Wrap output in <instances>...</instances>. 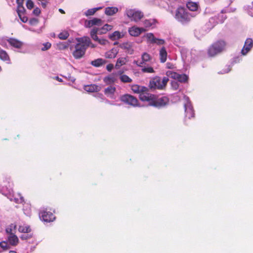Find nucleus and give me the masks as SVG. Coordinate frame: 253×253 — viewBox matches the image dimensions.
Wrapping results in <instances>:
<instances>
[{"label":"nucleus","instance_id":"16","mask_svg":"<svg viewBox=\"0 0 253 253\" xmlns=\"http://www.w3.org/2000/svg\"><path fill=\"white\" fill-rule=\"evenodd\" d=\"M8 241L12 246H16L19 243V239L15 234H11L7 237Z\"/></svg>","mask_w":253,"mask_h":253},{"label":"nucleus","instance_id":"51","mask_svg":"<svg viewBox=\"0 0 253 253\" xmlns=\"http://www.w3.org/2000/svg\"><path fill=\"white\" fill-rule=\"evenodd\" d=\"M113 68L114 65L112 64H109L106 66V69L109 72L111 71Z\"/></svg>","mask_w":253,"mask_h":253},{"label":"nucleus","instance_id":"40","mask_svg":"<svg viewBox=\"0 0 253 253\" xmlns=\"http://www.w3.org/2000/svg\"><path fill=\"white\" fill-rule=\"evenodd\" d=\"M16 228V225L15 224H11L9 227L6 229V233L9 235L11 234H14L12 233V228L15 229Z\"/></svg>","mask_w":253,"mask_h":253},{"label":"nucleus","instance_id":"50","mask_svg":"<svg viewBox=\"0 0 253 253\" xmlns=\"http://www.w3.org/2000/svg\"><path fill=\"white\" fill-rule=\"evenodd\" d=\"M106 33V30H105V28L103 27L100 29L98 28V34H103Z\"/></svg>","mask_w":253,"mask_h":253},{"label":"nucleus","instance_id":"55","mask_svg":"<svg viewBox=\"0 0 253 253\" xmlns=\"http://www.w3.org/2000/svg\"><path fill=\"white\" fill-rule=\"evenodd\" d=\"M167 67L169 69H172L173 68V65L171 64L170 63H167Z\"/></svg>","mask_w":253,"mask_h":253},{"label":"nucleus","instance_id":"19","mask_svg":"<svg viewBox=\"0 0 253 253\" xmlns=\"http://www.w3.org/2000/svg\"><path fill=\"white\" fill-rule=\"evenodd\" d=\"M116 90V89L115 86L110 85L105 89L104 92L107 96L112 97L114 94Z\"/></svg>","mask_w":253,"mask_h":253},{"label":"nucleus","instance_id":"60","mask_svg":"<svg viewBox=\"0 0 253 253\" xmlns=\"http://www.w3.org/2000/svg\"><path fill=\"white\" fill-rule=\"evenodd\" d=\"M9 253H17L15 251H10L9 252Z\"/></svg>","mask_w":253,"mask_h":253},{"label":"nucleus","instance_id":"57","mask_svg":"<svg viewBox=\"0 0 253 253\" xmlns=\"http://www.w3.org/2000/svg\"><path fill=\"white\" fill-rule=\"evenodd\" d=\"M55 78L59 82H62V80L61 78H59L58 77H56Z\"/></svg>","mask_w":253,"mask_h":253},{"label":"nucleus","instance_id":"48","mask_svg":"<svg viewBox=\"0 0 253 253\" xmlns=\"http://www.w3.org/2000/svg\"><path fill=\"white\" fill-rule=\"evenodd\" d=\"M103 27L105 28V30H106V32H107L108 31L112 30L113 26L112 25L106 24L103 26Z\"/></svg>","mask_w":253,"mask_h":253},{"label":"nucleus","instance_id":"18","mask_svg":"<svg viewBox=\"0 0 253 253\" xmlns=\"http://www.w3.org/2000/svg\"><path fill=\"white\" fill-rule=\"evenodd\" d=\"M0 59L5 62H7V63L10 64L11 61L10 58L6 52V51L1 49L0 48Z\"/></svg>","mask_w":253,"mask_h":253},{"label":"nucleus","instance_id":"34","mask_svg":"<svg viewBox=\"0 0 253 253\" xmlns=\"http://www.w3.org/2000/svg\"><path fill=\"white\" fill-rule=\"evenodd\" d=\"M166 75L170 78L176 80L178 78V74L171 71H168L167 72Z\"/></svg>","mask_w":253,"mask_h":253},{"label":"nucleus","instance_id":"26","mask_svg":"<svg viewBox=\"0 0 253 253\" xmlns=\"http://www.w3.org/2000/svg\"><path fill=\"white\" fill-rule=\"evenodd\" d=\"M98 28L94 27L90 31V36L95 41H99V38L97 35L98 34Z\"/></svg>","mask_w":253,"mask_h":253},{"label":"nucleus","instance_id":"54","mask_svg":"<svg viewBox=\"0 0 253 253\" xmlns=\"http://www.w3.org/2000/svg\"><path fill=\"white\" fill-rule=\"evenodd\" d=\"M24 0H16L17 5H23Z\"/></svg>","mask_w":253,"mask_h":253},{"label":"nucleus","instance_id":"62","mask_svg":"<svg viewBox=\"0 0 253 253\" xmlns=\"http://www.w3.org/2000/svg\"><path fill=\"white\" fill-rule=\"evenodd\" d=\"M1 71V67L0 66V71Z\"/></svg>","mask_w":253,"mask_h":253},{"label":"nucleus","instance_id":"52","mask_svg":"<svg viewBox=\"0 0 253 253\" xmlns=\"http://www.w3.org/2000/svg\"><path fill=\"white\" fill-rule=\"evenodd\" d=\"M97 42L101 44H102V45H104V44H105L106 42H107V41L106 40H104V39H99V41H97Z\"/></svg>","mask_w":253,"mask_h":253},{"label":"nucleus","instance_id":"35","mask_svg":"<svg viewBox=\"0 0 253 253\" xmlns=\"http://www.w3.org/2000/svg\"><path fill=\"white\" fill-rule=\"evenodd\" d=\"M92 23H93V25H97V26H101L102 25V21L101 19L94 18L92 19Z\"/></svg>","mask_w":253,"mask_h":253},{"label":"nucleus","instance_id":"28","mask_svg":"<svg viewBox=\"0 0 253 253\" xmlns=\"http://www.w3.org/2000/svg\"><path fill=\"white\" fill-rule=\"evenodd\" d=\"M121 38V33L119 31H115L109 36V38L112 41L118 40Z\"/></svg>","mask_w":253,"mask_h":253},{"label":"nucleus","instance_id":"47","mask_svg":"<svg viewBox=\"0 0 253 253\" xmlns=\"http://www.w3.org/2000/svg\"><path fill=\"white\" fill-rule=\"evenodd\" d=\"M165 42L163 39H159L156 38V42L155 43H157L159 45L164 44L165 43Z\"/></svg>","mask_w":253,"mask_h":253},{"label":"nucleus","instance_id":"8","mask_svg":"<svg viewBox=\"0 0 253 253\" xmlns=\"http://www.w3.org/2000/svg\"><path fill=\"white\" fill-rule=\"evenodd\" d=\"M127 16L130 19L131 21L137 22L140 20L144 15L140 11H136L134 9H128L126 11Z\"/></svg>","mask_w":253,"mask_h":253},{"label":"nucleus","instance_id":"53","mask_svg":"<svg viewBox=\"0 0 253 253\" xmlns=\"http://www.w3.org/2000/svg\"><path fill=\"white\" fill-rule=\"evenodd\" d=\"M48 1L49 0H47L46 1H44L41 2L42 6L43 8H45L46 7L47 4L48 3Z\"/></svg>","mask_w":253,"mask_h":253},{"label":"nucleus","instance_id":"45","mask_svg":"<svg viewBox=\"0 0 253 253\" xmlns=\"http://www.w3.org/2000/svg\"><path fill=\"white\" fill-rule=\"evenodd\" d=\"M92 20H86L85 22V26L86 28H90L91 27L93 26V23H92Z\"/></svg>","mask_w":253,"mask_h":253},{"label":"nucleus","instance_id":"4","mask_svg":"<svg viewBox=\"0 0 253 253\" xmlns=\"http://www.w3.org/2000/svg\"><path fill=\"white\" fill-rule=\"evenodd\" d=\"M191 17L192 16L191 14L183 7L180 6L176 10L175 18L177 21L182 24H185L190 22Z\"/></svg>","mask_w":253,"mask_h":253},{"label":"nucleus","instance_id":"61","mask_svg":"<svg viewBox=\"0 0 253 253\" xmlns=\"http://www.w3.org/2000/svg\"><path fill=\"white\" fill-rule=\"evenodd\" d=\"M32 21H37V20L36 19H33L32 20H31V22H32Z\"/></svg>","mask_w":253,"mask_h":253},{"label":"nucleus","instance_id":"22","mask_svg":"<svg viewBox=\"0 0 253 253\" xmlns=\"http://www.w3.org/2000/svg\"><path fill=\"white\" fill-rule=\"evenodd\" d=\"M106 63V61L105 60L102 58H98L92 61L91 64L94 67H99L105 64Z\"/></svg>","mask_w":253,"mask_h":253},{"label":"nucleus","instance_id":"24","mask_svg":"<svg viewBox=\"0 0 253 253\" xmlns=\"http://www.w3.org/2000/svg\"><path fill=\"white\" fill-rule=\"evenodd\" d=\"M116 81V78L115 77V76L113 75H111L107 77H105L103 79L104 82L106 83L107 84H113L115 83Z\"/></svg>","mask_w":253,"mask_h":253},{"label":"nucleus","instance_id":"10","mask_svg":"<svg viewBox=\"0 0 253 253\" xmlns=\"http://www.w3.org/2000/svg\"><path fill=\"white\" fill-rule=\"evenodd\" d=\"M185 113V120L187 119H190L191 118L195 117L194 110L193 107L190 102H187L184 104Z\"/></svg>","mask_w":253,"mask_h":253},{"label":"nucleus","instance_id":"11","mask_svg":"<svg viewBox=\"0 0 253 253\" xmlns=\"http://www.w3.org/2000/svg\"><path fill=\"white\" fill-rule=\"evenodd\" d=\"M253 46V40L251 38H248L245 42L244 45L242 49L241 53L243 55H246Z\"/></svg>","mask_w":253,"mask_h":253},{"label":"nucleus","instance_id":"37","mask_svg":"<svg viewBox=\"0 0 253 253\" xmlns=\"http://www.w3.org/2000/svg\"><path fill=\"white\" fill-rule=\"evenodd\" d=\"M141 71L143 73H153L155 72L154 70L152 67L143 68Z\"/></svg>","mask_w":253,"mask_h":253},{"label":"nucleus","instance_id":"14","mask_svg":"<svg viewBox=\"0 0 253 253\" xmlns=\"http://www.w3.org/2000/svg\"><path fill=\"white\" fill-rule=\"evenodd\" d=\"M131 89L133 92L139 93V95L145 91H148V88L145 86H140L137 84H133L131 86Z\"/></svg>","mask_w":253,"mask_h":253},{"label":"nucleus","instance_id":"27","mask_svg":"<svg viewBox=\"0 0 253 253\" xmlns=\"http://www.w3.org/2000/svg\"><path fill=\"white\" fill-rule=\"evenodd\" d=\"M145 37L147 39L148 41L151 43H155L156 42V38L154 37L153 34L151 33H147L145 35Z\"/></svg>","mask_w":253,"mask_h":253},{"label":"nucleus","instance_id":"23","mask_svg":"<svg viewBox=\"0 0 253 253\" xmlns=\"http://www.w3.org/2000/svg\"><path fill=\"white\" fill-rule=\"evenodd\" d=\"M127 60L126 57H121L118 59L115 65V68L119 69L122 66L124 65L127 62Z\"/></svg>","mask_w":253,"mask_h":253},{"label":"nucleus","instance_id":"21","mask_svg":"<svg viewBox=\"0 0 253 253\" xmlns=\"http://www.w3.org/2000/svg\"><path fill=\"white\" fill-rule=\"evenodd\" d=\"M118 11V8L116 7H107L105 8V13L108 16H112Z\"/></svg>","mask_w":253,"mask_h":253},{"label":"nucleus","instance_id":"7","mask_svg":"<svg viewBox=\"0 0 253 253\" xmlns=\"http://www.w3.org/2000/svg\"><path fill=\"white\" fill-rule=\"evenodd\" d=\"M120 100L128 105L136 107L139 105V102L137 99L130 94H126L120 97Z\"/></svg>","mask_w":253,"mask_h":253},{"label":"nucleus","instance_id":"5","mask_svg":"<svg viewBox=\"0 0 253 253\" xmlns=\"http://www.w3.org/2000/svg\"><path fill=\"white\" fill-rule=\"evenodd\" d=\"M169 81L168 77H164L162 80L160 77L156 76L150 81L149 87L151 89H163Z\"/></svg>","mask_w":253,"mask_h":253},{"label":"nucleus","instance_id":"43","mask_svg":"<svg viewBox=\"0 0 253 253\" xmlns=\"http://www.w3.org/2000/svg\"><path fill=\"white\" fill-rule=\"evenodd\" d=\"M51 44L49 42H46L43 44V47L42 48V51H45L50 48Z\"/></svg>","mask_w":253,"mask_h":253},{"label":"nucleus","instance_id":"41","mask_svg":"<svg viewBox=\"0 0 253 253\" xmlns=\"http://www.w3.org/2000/svg\"><path fill=\"white\" fill-rule=\"evenodd\" d=\"M26 6L28 9H32L34 7V3L32 0H27L26 2Z\"/></svg>","mask_w":253,"mask_h":253},{"label":"nucleus","instance_id":"42","mask_svg":"<svg viewBox=\"0 0 253 253\" xmlns=\"http://www.w3.org/2000/svg\"><path fill=\"white\" fill-rule=\"evenodd\" d=\"M17 14L25 13L26 10L23 5H17Z\"/></svg>","mask_w":253,"mask_h":253},{"label":"nucleus","instance_id":"58","mask_svg":"<svg viewBox=\"0 0 253 253\" xmlns=\"http://www.w3.org/2000/svg\"><path fill=\"white\" fill-rule=\"evenodd\" d=\"M59 11L61 13H63V14H64L65 13V12L62 9H59Z\"/></svg>","mask_w":253,"mask_h":253},{"label":"nucleus","instance_id":"25","mask_svg":"<svg viewBox=\"0 0 253 253\" xmlns=\"http://www.w3.org/2000/svg\"><path fill=\"white\" fill-rule=\"evenodd\" d=\"M187 8L191 11H195L198 8V4L196 2L189 1L188 2L187 4Z\"/></svg>","mask_w":253,"mask_h":253},{"label":"nucleus","instance_id":"29","mask_svg":"<svg viewBox=\"0 0 253 253\" xmlns=\"http://www.w3.org/2000/svg\"><path fill=\"white\" fill-rule=\"evenodd\" d=\"M156 22V20L155 19H149V20H145L143 21L144 26L145 27H150L152 25H154Z\"/></svg>","mask_w":253,"mask_h":253},{"label":"nucleus","instance_id":"1","mask_svg":"<svg viewBox=\"0 0 253 253\" xmlns=\"http://www.w3.org/2000/svg\"><path fill=\"white\" fill-rule=\"evenodd\" d=\"M145 91L139 95L140 100L143 102H147L148 105L156 108H161L165 106L169 102V98L166 96H163L159 98L157 95Z\"/></svg>","mask_w":253,"mask_h":253},{"label":"nucleus","instance_id":"39","mask_svg":"<svg viewBox=\"0 0 253 253\" xmlns=\"http://www.w3.org/2000/svg\"><path fill=\"white\" fill-rule=\"evenodd\" d=\"M18 15L21 21L23 23H26L28 21V17L25 15V13H19Z\"/></svg>","mask_w":253,"mask_h":253},{"label":"nucleus","instance_id":"3","mask_svg":"<svg viewBox=\"0 0 253 253\" xmlns=\"http://www.w3.org/2000/svg\"><path fill=\"white\" fill-rule=\"evenodd\" d=\"M226 42L223 40H219L210 46L208 49V54L210 57H213L226 50Z\"/></svg>","mask_w":253,"mask_h":253},{"label":"nucleus","instance_id":"36","mask_svg":"<svg viewBox=\"0 0 253 253\" xmlns=\"http://www.w3.org/2000/svg\"><path fill=\"white\" fill-rule=\"evenodd\" d=\"M117 52L112 49L106 53V57L109 58H115L116 56Z\"/></svg>","mask_w":253,"mask_h":253},{"label":"nucleus","instance_id":"49","mask_svg":"<svg viewBox=\"0 0 253 253\" xmlns=\"http://www.w3.org/2000/svg\"><path fill=\"white\" fill-rule=\"evenodd\" d=\"M171 85L174 89H177L178 87V84L177 82L173 81L171 82Z\"/></svg>","mask_w":253,"mask_h":253},{"label":"nucleus","instance_id":"15","mask_svg":"<svg viewBox=\"0 0 253 253\" xmlns=\"http://www.w3.org/2000/svg\"><path fill=\"white\" fill-rule=\"evenodd\" d=\"M7 42L11 46L18 49L21 48L23 45L22 42L13 38H10Z\"/></svg>","mask_w":253,"mask_h":253},{"label":"nucleus","instance_id":"31","mask_svg":"<svg viewBox=\"0 0 253 253\" xmlns=\"http://www.w3.org/2000/svg\"><path fill=\"white\" fill-rule=\"evenodd\" d=\"M100 9H101V7L89 9L85 12V15L86 16L93 15L98 10Z\"/></svg>","mask_w":253,"mask_h":253},{"label":"nucleus","instance_id":"46","mask_svg":"<svg viewBox=\"0 0 253 253\" xmlns=\"http://www.w3.org/2000/svg\"><path fill=\"white\" fill-rule=\"evenodd\" d=\"M33 13L34 15L39 16L41 14V11L39 8L36 7L34 9Z\"/></svg>","mask_w":253,"mask_h":253},{"label":"nucleus","instance_id":"2","mask_svg":"<svg viewBox=\"0 0 253 253\" xmlns=\"http://www.w3.org/2000/svg\"><path fill=\"white\" fill-rule=\"evenodd\" d=\"M76 40L78 43L75 45L72 54L75 59H79L84 55L87 48L91 43V40L89 37L86 36L77 38Z\"/></svg>","mask_w":253,"mask_h":253},{"label":"nucleus","instance_id":"32","mask_svg":"<svg viewBox=\"0 0 253 253\" xmlns=\"http://www.w3.org/2000/svg\"><path fill=\"white\" fill-rule=\"evenodd\" d=\"M177 80L181 83H185L188 80V77L185 74H179L177 76Z\"/></svg>","mask_w":253,"mask_h":253},{"label":"nucleus","instance_id":"9","mask_svg":"<svg viewBox=\"0 0 253 253\" xmlns=\"http://www.w3.org/2000/svg\"><path fill=\"white\" fill-rule=\"evenodd\" d=\"M40 217L43 221L47 222H52L55 219V216L51 212L44 210L40 211Z\"/></svg>","mask_w":253,"mask_h":253},{"label":"nucleus","instance_id":"13","mask_svg":"<svg viewBox=\"0 0 253 253\" xmlns=\"http://www.w3.org/2000/svg\"><path fill=\"white\" fill-rule=\"evenodd\" d=\"M145 31V30L143 28H138L136 27H132L130 28L128 30V32L129 34L134 37L138 36L140 35L142 32Z\"/></svg>","mask_w":253,"mask_h":253},{"label":"nucleus","instance_id":"56","mask_svg":"<svg viewBox=\"0 0 253 253\" xmlns=\"http://www.w3.org/2000/svg\"><path fill=\"white\" fill-rule=\"evenodd\" d=\"M89 46H90L92 48H94L95 47V45L93 44L91 42V43L89 44Z\"/></svg>","mask_w":253,"mask_h":253},{"label":"nucleus","instance_id":"17","mask_svg":"<svg viewBox=\"0 0 253 253\" xmlns=\"http://www.w3.org/2000/svg\"><path fill=\"white\" fill-rule=\"evenodd\" d=\"M168 53L166 48L163 46L160 50L159 56L160 60L161 63H165L167 59Z\"/></svg>","mask_w":253,"mask_h":253},{"label":"nucleus","instance_id":"44","mask_svg":"<svg viewBox=\"0 0 253 253\" xmlns=\"http://www.w3.org/2000/svg\"><path fill=\"white\" fill-rule=\"evenodd\" d=\"M0 247L4 250H6L8 249V244L5 241H2L0 243Z\"/></svg>","mask_w":253,"mask_h":253},{"label":"nucleus","instance_id":"20","mask_svg":"<svg viewBox=\"0 0 253 253\" xmlns=\"http://www.w3.org/2000/svg\"><path fill=\"white\" fill-rule=\"evenodd\" d=\"M84 90L87 92H94L99 90V87L95 84H90L84 86Z\"/></svg>","mask_w":253,"mask_h":253},{"label":"nucleus","instance_id":"30","mask_svg":"<svg viewBox=\"0 0 253 253\" xmlns=\"http://www.w3.org/2000/svg\"><path fill=\"white\" fill-rule=\"evenodd\" d=\"M120 80L124 83H129L132 82V80L126 75H121L120 77Z\"/></svg>","mask_w":253,"mask_h":253},{"label":"nucleus","instance_id":"12","mask_svg":"<svg viewBox=\"0 0 253 253\" xmlns=\"http://www.w3.org/2000/svg\"><path fill=\"white\" fill-rule=\"evenodd\" d=\"M142 61L139 62L138 61H134L133 63L136 64L138 67H142L143 64L149 61L151 58L150 55L146 52L143 53L141 56Z\"/></svg>","mask_w":253,"mask_h":253},{"label":"nucleus","instance_id":"38","mask_svg":"<svg viewBox=\"0 0 253 253\" xmlns=\"http://www.w3.org/2000/svg\"><path fill=\"white\" fill-rule=\"evenodd\" d=\"M18 15L21 21L23 23H26L28 21V17L25 15V13H19Z\"/></svg>","mask_w":253,"mask_h":253},{"label":"nucleus","instance_id":"33","mask_svg":"<svg viewBox=\"0 0 253 253\" xmlns=\"http://www.w3.org/2000/svg\"><path fill=\"white\" fill-rule=\"evenodd\" d=\"M69 36V34L67 31H64L62 32H61L58 35V38L63 40H66L68 37Z\"/></svg>","mask_w":253,"mask_h":253},{"label":"nucleus","instance_id":"6","mask_svg":"<svg viewBox=\"0 0 253 253\" xmlns=\"http://www.w3.org/2000/svg\"><path fill=\"white\" fill-rule=\"evenodd\" d=\"M18 230L20 233H23L20 238L22 240H27L31 239L33 236L31 226L26 224L19 225Z\"/></svg>","mask_w":253,"mask_h":253},{"label":"nucleus","instance_id":"59","mask_svg":"<svg viewBox=\"0 0 253 253\" xmlns=\"http://www.w3.org/2000/svg\"><path fill=\"white\" fill-rule=\"evenodd\" d=\"M68 44H64L63 45V48H66L68 47Z\"/></svg>","mask_w":253,"mask_h":253}]
</instances>
